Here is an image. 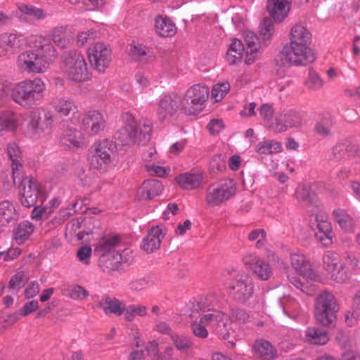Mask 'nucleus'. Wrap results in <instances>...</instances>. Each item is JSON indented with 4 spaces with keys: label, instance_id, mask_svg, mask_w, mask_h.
<instances>
[{
    "label": "nucleus",
    "instance_id": "obj_1",
    "mask_svg": "<svg viewBox=\"0 0 360 360\" xmlns=\"http://www.w3.org/2000/svg\"><path fill=\"white\" fill-rule=\"evenodd\" d=\"M32 49L20 53L16 60L18 68L22 72L41 74L47 71L58 56L54 44L46 37L35 35L31 41Z\"/></svg>",
    "mask_w": 360,
    "mask_h": 360
},
{
    "label": "nucleus",
    "instance_id": "obj_2",
    "mask_svg": "<svg viewBox=\"0 0 360 360\" xmlns=\"http://www.w3.org/2000/svg\"><path fill=\"white\" fill-rule=\"evenodd\" d=\"M311 34L302 24L293 25L289 33V42L283 48L285 60L294 65H306L315 60L309 47Z\"/></svg>",
    "mask_w": 360,
    "mask_h": 360
},
{
    "label": "nucleus",
    "instance_id": "obj_3",
    "mask_svg": "<svg viewBox=\"0 0 360 360\" xmlns=\"http://www.w3.org/2000/svg\"><path fill=\"white\" fill-rule=\"evenodd\" d=\"M46 86L39 77L26 79L16 83L11 91L13 101L26 109H31L41 103Z\"/></svg>",
    "mask_w": 360,
    "mask_h": 360
},
{
    "label": "nucleus",
    "instance_id": "obj_4",
    "mask_svg": "<svg viewBox=\"0 0 360 360\" xmlns=\"http://www.w3.org/2000/svg\"><path fill=\"white\" fill-rule=\"evenodd\" d=\"M115 148V143L108 139L95 143L89 150L90 167L101 174L107 172L112 165Z\"/></svg>",
    "mask_w": 360,
    "mask_h": 360
},
{
    "label": "nucleus",
    "instance_id": "obj_5",
    "mask_svg": "<svg viewBox=\"0 0 360 360\" xmlns=\"http://www.w3.org/2000/svg\"><path fill=\"white\" fill-rule=\"evenodd\" d=\"M63 70L68 79L75 82H85L91 79L85 58L77 51H70L65 55Z\"/></svg>",
    "mask_w": 360,
    "mask_h": 360
},
{
    "label": "nucleus",
    "instance_id": "obj_6",
    "mask_svg": "<svg viewBox=\"0 0 360 360\" xmlns=\"http://www.w3.org/2000/svg\"><path fill=\"white\" fill-rule=\"evenodd\" d=\"M54 123V116L50 112L43 114L39 109L32 110L28 114L27 134L34 140L50 135Z\"/></svg>",
    "mask_w": 360,
    "mask_h": 360
},
{
    "label": "nucleus",
    "instance_id": "obj_7",
    "mask_svg": "<svg viewBox=\"0 0 360 360\" xmlns=\"http://www.w3.org/2000/svg\"><path fill=\"white\" fill-rule=\"evenodd\" d=\"M236 186L231 179H222L210 185L205 193V202L209 206H220L236 195Z\"/></svg>",
    "mask_w": 360,
    "mask_h": 360
},
{
    "label": "nucleus",
    "instance_id": "obj_8",
    "mask_svg": "<svg viewBox=\"0 0 360 360\" xmlns=\"http://www.w3.org/2000/svg\"><path fill=\"white\" fill-rule=\"evenodd\" d=\"M338 306L333 295L328 291L321 292L316 299L315 318L323 326H329L336 319Z\"/></svg>",
    "mask_w": 360,
    "mask_h": 360
},
{
    "label": "nucleus",
    "instance_id": "obj_9",
    "mask_svg": "<svg viewBox=\"0 0 360 360\" xmlns=\"http://www.w3.org/2000/svg\"><path fill=\"white\" fill-rule=\"evenodd\" d=\"M229 288L233 299L241 304H245L252 298L255 292L253 279L244 271H238L234 274Z\"/></svg>",
    "mask_w": 360,
    "mask_h": 360
},
{
    "label": "nucleus",
    "instance_id": "obj_10",
    "mask_svg": "<svg viewBox=\"0 0 360 360\" xmlns=\"http://www.w3.org/2000/svg\"><path fill=\"white\" fill-rule=\"evenodd\" d=\"M19 192L21 203L26 207L35 205L38 200L42 203L46 198L42 185L31 176H25L21 179Z\"/></svg>",
    "mask_w": 360,
    "mask_h": 360
},
{
    "label": "nucleus",
    "instance_id": "obj_11",
    "mask_svg": "<svg viewBox=\"0 0 360 360\" xmlns=\"http://www.w3.org/2000/svg\"><path fill=\"white\" fill-rule=\"evenodd\" d=\"M208 95L209 90L206 86L195 84L186 91L184 98L181 99V107L186 114H195L202 110Z\"/></svg>",
    "mask_w": 360,
    "mask_h": 360
},
{
    "label": "nucleus",
    "instance_id": "obj_12",
    "mask_svg": "<svg viewBox=\"0 0 360 360\" xmlns=\"http://www.w3.org/2000/svg\"><path fill=\"white\" fill-rule=\"evenodd\" d=\"M290 259L291 265L295 271V274H289L288 276V280L297 289L301 290L302 292H307L305 284L302 280H304L305 278L313 280L315 279L316 276L313 272L309 263L306 261L303 255L292 254Z\"/></svg>",
    "mask_w": 360,
    "mask_h": 360
},
{
    "label": "nucleus",
    "instance_id": "obj_13",
    "mask_svg": "<svg viewBox=\"0 0 360 360\" xmlns=\"http://www.w3.org/2000/svg\"><path fill=\"white\" fill-rule=\"evenodd\" d=\"M87 53L91 66L100 73H104L112 60V50L103 42L98 41L91 44Z\"/></svg>",
    "mask_w": 360,
    "mask_h": 360
},
{
    "label": "nucleus",
    "instance_id": "obj_14",
    "mask_svg": "<svg viewBox=\"0 0 360 360\" xmlns=\"http://www.w3.org/2000/svg\"><path fill=\"white\" fill-rule=\"evenodd\" d=\"M323 268L338 283H345L349 278L348 269L341 261L340 255L333 251H327L323 256Z\"/></svg>",
    "mask_w": 360,
    "mask_h": 360
},
{
    "label": "nucleus",
    "instance_id": "obj_15",
    "mask_svg": "<svg viewBox=\"0 0 360 360\" xmlns=\"http://www.w3.org/2000/svg\"><path fill=\"white\" fill-rule=\"evenodd\" d=\"M124 125L115 135V142L122 146L139 143L138 125L134 117L129 112L123 115Z\"/></svg>",
    "mask_w": 360,
    "mask_h": 360
},
{
    "label": "nucleus",
    "instance_id": "obj_16",
    "mask_svg": "<svg viewBox=\"0 0 360 360\" xmlns=\"http://www.w3.org/2000/svg\"><path fill=\"white\" fill-rule=\"evenodd\" d=\"M302 115L295 110H285L271 122L270 128L276 132H283L290 128L300 127L303 124Z\"/></svg>",
    "mask_w": 360,
    "mask_h": 360
},
{
    "label": "nucleus",
    "instance_id": "obj_17",
    "mask_svg": "<svg viewBox=\"0 0 360 360\" xmlns=\"http://www.w3.org/2000/svg\"><path fill=\"white\" fill-rule=\"evenodd\" d=\"M243 262L253 274L262 281L268 280L272 275L269 264L255 253H247L243 257Z\"/></svg>",
    "mask_w": 360,
    "mask_h": 360
},
{
    "label": "nucleus",
    "instance_id": "obj_18",
    "mask_svg": "<svg viewBox=\"0 0 360 360\" xmlns=\"http://www.w3.org/2000/svg\"><path fill=\"white\" fill-rule=\"evenodd\" d=\"M196 311H202L204 314L201 316V323H204L213 331L219 326L220 323L225 319L224 314L218 310L210 309L206 303V299L201 298L194 306Z\"/></svg>",
    "mask_w": 360,
    "mask_h": 360
},
{
    "label": "nucleus",
    "instance_id": "obj_19",
    "mask_svg": "<svg viewBox=\"0 0 360 360\" xmlns=\"http://www.w3.org/2000/svg\"><path fill=\"white\" fill-rule=\"evenodd\" d=\"M23 35L20 32L0 34V57L9 58L23 46Z\"/></svg>",
    "mask_w": 360,
    "mask_h": 360
},
{
    "label": "nucleus",
    "instance_id": "obj_20",
    "mask_svg": "<svg viewBox=\"0 0 360 360\" xmlns=\"http://www.w3.org/2000/svg\"><path fill=\"white\" fill-rule=\"evenodd\" d=\"M315 238L324 247H329L333 243V231L328 216L320 212L315 216Z\"/></svg>",
    "mask_w": 360,
    "mask_h": 360
},
{
    "label": "nucleus",
    "instance_id": "obj_21",
    "mask_svg": "<svg viewBox=\"0 0 360 360\" xmlns=\"http://www.w3.org/2000/svg\"><path fill=\"white\" fill-rule=\"evenodd\" d=\"M181 106V98L178 95H165L158 103L157 114L161 121H169Z\"/></svg>",
    "mask_w": 360,
    "mask_h": 360
},
{
    "label": "nucleus",
    "instance_id": "obj_22",
    "mask_svg": "<svg viewBox=\"0 0 360 360\" xmlns=\"http://www.w3.org/2000/svg\"><path fill=\"white\" fill-rule=\"evenodd\" d=\"M82 124L89 129V134L95 136L103 131L106 126L103 114L96 110L88 111L82 120Z\"/></svg>",
    "mask_w": 360,
    "mask_h": 360
},
{
    "label": "nucleus",
    "instance_id": "obj_23",
    "mask_svg": "<svg viewBox=\"0 0 360 360\" xmlns=\"http://www.w3.org/2000/svg\"><path fill=\"white\" fill-rule=\"evenodd\" d=\"M291 0H267L266 11L276 23L283 22L290 10Z\"/></svg>",
    "mask_w": 360,
    "mask_h": 360
},
{
    "label": "nucleus",
    "instance_id": "obj_24",
    "mask_svg": "<svg viewBox=\"0 0 360 360\" xmlns=\"http://www.w3.org/2000/svg\"><path fill=\"white\" fill-rule=\"evenodd\" d=\"M165 233L166 230L164 227L160 226H153L148 235L143 239L142 249L148 253H152L158 250Z\"/></svg>",
    "mask_w": 360,
    "mask_h": 360
},
{
    "label": "nucleus",
    "instance_id": "obj_25",
    "mask_svg": "<svg viewBox=\"0 0 360 360\" xmlns=\"http://www.w3.org/2000/svg\"><path fill=\"white\" fill-rule=\"evenodd\" d=\"M163 189L162 183L156 179L145 181L139 188L136 198L139 200L152 199L160 195Z\"/></svg>",
    "mask_w": 360,
    "mask_h": 360
},
{
    "label": "nucleus",
    "instance_id": "obj_26",
    "mask_svg": "<svg viewBox=\"0 0 360 360\" xmlns=\"http://www.w3.org/2000/svg\"><path fill=\"white\" fill-rule=\"evenodd\" d=\"M175 181L184 190L198 189L203 184V177L199 173L185 172L177 176Z\"/></svg>",
    "mask_w": 360,
    "mask_h": 360
},
{
    "label": "nucleus",
    "instance_id": "obj_27",
    "mask_svg": "<svg viewBox=\"0 0 360 360\" xmlns=\"http://www.w3.org/2000/svg\"><path fill=\"white\" fill-rule=\"evenodd\" d=\"M60 143L69 148H82L84 145V136L83 134L77 129L68 127L63 132Z\"/></svg>",
    "mask_w": 360,
    "mask_h": 360
},
{
    "label": "nucleus",
    "instance_id": "obj_28",
    "mask_svg": "<svg viewBox=\"0 0 360 360\" xmlns=\"http://www.w3.org/2000/svg\"><path fill=\"white\" fill-rule=\"evenodd\" d=\"M7 155L11 160L13 183L16 184V179H20V171L22 167L21 164V151L20 147L14 142L9 143L6 148Z\"/></svg>",
    "mask_w": 360,
    "mask_h": 360
},
{
    "label": "nucleus",
    "instance_id": "obj_29",
    "mask_svg": "<svg viewBox=\"0 0 360 360\" xmlns=\"http://www.w3.org/2000/svg\"><path fill=\"white\" fill-rule=\"evenodd\" d=\"M155 31L161 37H171L176 33V27L169 18L158 15L155 18Z\"/></svg>",
    "mask_w": 360,
    "mask_h": 360
},
{
    "label": "nucleus",
    "instance_id": "obj_30",
    "mask_svg": "<svg viewBox=\"0 0 360 360\" xmlns=\"http://www.w3.org/2000/svg\"><path fill=\"white\" fill-rule=\"evenodd\" d=\"M120 243V239L115 236H105L101 238L95 244L94 253L101 258L108 256V254Z\"/></svg>",
    "mask_w": 360,
    "mask_h": 360
},
{
    "label": "nucleus",
    "instance_id": "obj_31",
    "mask_svg": "<svg viewBox=\"0 0 360 360\" xmlns=\"http://www.w3.org/2000/svg\"><path fill=\"white\" fill-rule=\"evenodd\" d=\"M252 349L255 354L263 360H274L277 356V351L269 342L263 339L257 340Z\"/></svg>",
    "mask_w": 360,
    "mask_h": 360
},
{
    "label": "nucleus",
    "instance_id": "obj_32",
    "mask_svg": "<svg viewBox=\"0 0 360 360\" xmlns=\"http://www.w3.org/2000/svg\"><path fill=\"white\" fill-rule=\"evenodd\" d=\"M98 306L107 315L115 314L120 316L124 311L125 304L117 298L107 297L100 300Z\"/></svg>",
    "mask_w": 360,
    "mask_h": 360
},
{
    "label": "nucleus",
    "instance_id": "obj_33",
    "mask_svg": "<svg viewBox=\"0 0 360 360\" xmlns=\"http://www.w3.org/2000/svg\"><path fill=\"white\" fill-rule=\"evenodd\" d=\"M18 126V116L11 110L0 112V136L14 131Z\"/></svg>",
    "mask_w": 360,
    "mask_h": 360
},
{
    "label": "nucleus",
    "instance_id": "obj_34",
    "mask_svg": "<svg viewBox=\"0 0 360 360\" xmlns=\"http://www.w3.org/2000/svg\"><path fill=\"white\" fill-rule=\"evenodd\" d=\"M49 37V39L52 40L60 49H66L72 41V37L68 33L67 26L63 25L54 27L50 31Z\"/></svg>",
    "mask_w": 360,
    "mask_h": 360
},
{
    "label": "nucleus",
    "instance_id": "obj_35",
    "mask_svg": "<svg viewBox=\"0 0 360 360\" xmlns=\"http://www.w3.org/2000/svg\"><path fill=\"white\" fill-rule=\"evenodd\" d=\"M306 341L312 345H324L329 340V335L326 330L319 327H308L305 331Z\"/></svg>",
    "mask_w": 360,
    "mask_h": 360
},
{
    "label": "nucleus",
    "instance_id": "obj_36",
    "mask_svg": "<svg viewBox=\"0 0 360 360\" xmlns=\"http://www.w3.org/2000/svg\"><path fill=\"white\" fill-rule=\"evenodd\" d=\"M51 105L58 113L63 116H68L77 110L75 102L65 97L56 96L52 100Z\"/></svg>",
    "mask_w": 360,
    "mask_h": 360
},
{
    "label": "nucleus",
    "instance_id": "obj_37",
    "mask_svg": "<svg viewBox=\"0 0 360 360\" xmlns=\"http://www.w3.org/2000/svg\"><path fill=\"white\" fill-rule=\"evenodd\" d=\"M129 252V250L125 249L121 254L116 253L112 256L108 255L107 257L101 258L99 261L100 266L103 269V271H106L108 273L117 270L122 262H127V260L123 259L122 255H127Z\"/></svg>",
    "mask_w": 360,
    "mask_h": 360
},
{
    "label": "nucleus",
    "instance_id": "obj_38",
    "mask_svg": "<svg viewBox=\"0 0 360 360\" xmlns=\"http://www.w3.org/2000/svg\"><path fill=\"white\" fill-rule=\"evenodd\" d=\"M18 217L19 214L13 202L7 200L0 202V219L2 223H14Z\"/></svg>",
    "mask_w": 360,
    "mask_h": 360
},
{
    "label": "nucleus",
    "instance_id": "obj_39",
    "mask_svg": "<svg viewBox=\"0 0 360 360\" xmlns=\"http://www.w3.org/2000/svg\"><path fill=\"white\" fill-rule=\"evenodd\" d=\"M34 225L29 221L20 222L13 230V238L16 243L20 245L25 242L32 234Z\"/></svg>",
    "mask_w": 360,
    "mask_h": 360
},
{
    "label": "nucleus",
    "instance_id": "obj_40",
    "mask_svg": "<svg viewBox=\"0 0 360 360\" xmlns=\"http://www.w3.org/2000/svg\"><path fill=\"white\" fill-rule=\"evenodd\" d=\"M332 215L334 220L342 230L345 231H352L353 230L354 227V220L345 210L341 209L334 210Z\"/></svg>",
    "mask_w": 360,
    "mask_h": 360
},
{
    "label": "nucleus",
    "instance_id": "obj_41",
    "mask_svg": "<svg viewBox=\"0 0 360 360\" xmlns=\"http://www.w3.org/2000/svg\"><path fill=\"white\" fill-rule=\"evenodd\" d=\"M244 51V46L241 41L234 39L226 53V60L231 65L236 63L237 60L241 59L243 53Z\"/></svg>",
    "mask_w": 360,
    "mask_h": 360
},
{
    "label": "nucleus",
    "instance_id": "obj_42",
    "mask_svg": "<svg viewBox=\"0 0 360 360\" xmlns=\"http://www.w3.org/2000/svg\"><path fill=\"white\" fill-rule=\"evenodd\" d=\"M18 8L21 13L38 20H44L48 16L47 13L43 8L33 5L21 3L18 5Z\"/></svg>",
    "mask_w": 360,
    "mask_h": 360
},
{
    "label": "nucleus",
    "instance_id": "obj_43",
    "mask_svg": "<svg viewBox=\"0 0 360 360\" xmlns=\"http://www.w3.org/2000/svg\"><path fill=\"white\" fill-rule=\"evenodd\" d=\"M282 150L280 143L274 140L260 141L255 147V151L259 154L269 155L277 153Z\"/></svg>",
    "mask_w": 360,
    "mask_h": 360
},
{
    "label": "nucleus",
    "instance_id": "obj_44",
    "mask_svg": "<svg viewBox=\"0 0 360 360\" xmlns=\"http://www.w3.org/2000/svg\"><path fill=\"white\" fill-rule=\"evenodd\" d=\"M333 125V122L330 116H322L317 120L314 131L319 136L326 137L331 134Z\"/></svg>",
    "mask_w": 360,
    "mask_h": 360
},
{
    "label": "nucleus",
    "instance_id": "obj_45",
    "mask_svg": "<svg viewBox=\"0 0 360 360\" xmlns=\"http://www.w3.org/2000/svg\"><path fill=\"white\" fill-rule=\"evenodd\" d=\"M130 54L134 60L143 63H147L151 58L148 47L140 44L131 46Z\"/></svg>",
    "mask_w": 360,
    "mask_h": 360
},
{
    "label": "nucleus",
    "instance_id": "obj_46",
    "mask_svg": "<svg viewBox=\"0 0 360 360\" xmlns=\"http://www.w3.org/2000/svg\"><path fill=\"white\" fill-rule=\"evenodd\" d=\"M124 319L127 321H133L136 316H146L148 314V309L146 306L141 304H130L128 307L124 306Z\"/></svg>",
    "mask_w": 360,
    "mask_h": 360
},
{
    "label": "nucleus",
    "instance_id": "obj_47",
    "mask_svg": "<svg viewBox=\"0 0 360 360\" xmlns=\"http://www.w3.org/2000/svg\"><path fill=\"white\" fill-rule=\"evenodd\" d=\"M170 338L176 349L181 352L186 353L192 347L193 342L191 339L186 335L174 333Z\"/></svg>",
    "mask_w": 360,
    "mask_h": 360
},
{
    "label": "nucleus",
    "instance_id": "obj_48",
    "mask_svg": "<svg viewBox=\"0 0 360 360\" xmlns=\"http://www.w3.org/2000/svg\"><path fill=\"white\" fill-rule=\"evenodd\" d=\"M271 18L266 17L259 27V31L264 40L270 39L274 33V23Z\"/></svg>",
    "mask_w": 360,
    "mask_h": 360
},
{
    "label": "nucleus",
    "instance_id": "obj_49",
    "mask_svg": "<svg viewBox=\"0 0 360 360\" xmlns=\"http://www.w3.org/2000/svg\"><path fill=\"white\" fill-rule=\"evenodd\" d=\"M230 90V84L227 82L217 83L212 89V98L216 102L221 101Z\"/></svg>",
    "mask_w": 360,
    "mask_h": 360
},
{
    "label": "nucleus",
    "instance_id": "obj_50",
    "mask_svg": "<svg viewBox=\"0 0 360 360\" xmlns=\"http://www.w3.org/2000/svg\"><path fill=\"white\" fill-rule=\"evenodd\" d=\"M153 123L151 120H143L140 127L138 128L139 136V143L144 144L150 139Z\"/></svg>",
    "mask_w": 360,
    "mask_h": 360
},
{
    "label": "nucleus",
    "instance_id": "obj_51",
    "mask_svg": "<svg viewBox=\"0 0 360 360\" xmlns=\"http://www.w3.org/2000/svg\"><path fill=\"white\" fill-rule=\"evenodd\" d=\"M305 84L311 90H317L322 87L323 82L314 70H309L308 79L305 82Z\"/></svg>",
    "mask_w": 360,
    "mask_h": 360
},
{
    "label": "nucleus",
    "instance_id": "obj_52",
    "mask_svg": "<svg viewBox=\"0 0 360 360\" xmlns=\"http://www.w3.org/2000/svg\"><path fill=\"white\" fill-rule=\"evenodd\" d=\"M266 236V233L264 229H255L252 231L248 234V240L250 241L256 240V247L257 248H261L265 244V238Z\"/></svg>",
    "mask_w": 360,
    "mask_h": 360
},
{
    "label": "nucleus",
    "instance_id": "obj_53",
    "mask_svg": "<svg viewBox=\"0 0 360 360\" xmlns=\"http://www.w3.org/2000/svg\"><path fill=\"white\" fill-rule=\"evenodd\" d=\"M259 113L264 121L269 124L270 127L271 122H274L272 117L274 113V109L272 105L269 103L262 104L259 108Z\"/></svg>",
    "mask_w": 360,
    "mask_h": 360
},
{
    "label": "nucleus",
    "instance_id": "obj_54",
    "mask_svg": "<svg viewBox=\"0 0 360 360\" xmlns=\"http://www.w3.org/2000/svg\"><path fill=\"white\" fill-rule=\"evenodd\" d=\"M296 198L304 203H310L312 202L313 198L310 193L309 188L306 186H299L295 192Z\"/></svg>",
    "mask_w": 360,
    "mask_h": 360
},
{
    "label": "nucleus",
    "instance_id": "obj_55",
    "mask_svg": "<svg viewBox=\"0 0 360 360\" xmlns=\"http://www.w3.org/2000/svg\"><path fill=\"white\" fill-rule=\"evenodd\" d=\"M207 327L204 323H201V319L198 321H193L191 323V329L193 334L200 338H206L208 336V330L206 328Z\"/></svg>",
    "mask_w": 360,
    "mask_h": 360
},
{
    "label": "nucleus",
    "instance_id": "obj_56",
    "mask_svg": "<svg viewBox=\"0 0 360 360\" xmlns=\"http://www.w3.org/2000/svg\"><path fill=\"white\" fill-rule=\"evenodd\" d=\"M231 328L229 327V324L228 323V321L226 319H224L222 321L219 326L214 330V332L221 339L223 340H227L229 342V339L231 338Z\"/></svg>",
    "mask_w": 360,
    "mask_h": 360
},
{
    "label": "nucleus",
    "instance_id": "obj_57",
    "mask_svg": "<svg viewBox=\"0 0 360 360\" xmlns=\"http://www.w3.org/2000/svg\"><path fill=\"white\" fill-rule=\"evenodd\" d=\"M230 319L232 321L240 324L247 322L250 316L245 310L236 309L231 311Z\"/></svg>",
    "mask_w": 360,
    "mask_h": 360
},
{
    "label": "nucleus",
    "instance_id": "obj_58",
    "mask_svg": "<svg viewBox=\"0 0 360 360\" xmlns=\"http://www.w3.org/2000/svg\"><path fill=\"white\" fill-rule=\"evenodd\" d=\"M39 307L38 302L37 300L30 301L24 304L22 308L20 310L18 314L15 315L14 321H15L19 319V314L26 316L33 311H36Z\"/></svg>",
    "mask_w": 360,
    "mask_h": 360
},
{
    "label": "nucleus",
    "instance_id": "obj_59",
    "mask_svg": "<svg viewBox=\"0 0 360 360\" xmlns=\"http://www.w3.org/2000/svg\"><path fill=\"white\" fill-rule=\"evenodd\" d=\"M150 284V281L146 278H139L131 281L129 287L132 291H141L146 289Z\"/></svg>",
    "mask_w": 360,
    "mask_h": 360
},
{
    "label": "nucleus",
    "instance_id": "obj_60",
    "mask_svg": "<svg viewBox=\"0 0 360 360\" xmlns=\"http://www.w3.org/2000/svg\"><path fill=\"white\" fill-rule=\"evenodd\" d=\"M146 170L152 176H156L158 177L165 176L170 171L169 168L161 167L155 165H147L146 166Z\"/></svg>",
    "mask_w": 360,
    "mask_h": 360
},
{
    "label": "nucleus",
    "instance_id": "obj_61",
    "mask_svg": "<svg viewBox=\"0 0 360 360\" xmlns=\"http://www.w3.org/2000/svg\"><path fill=\"white\" fill-rule=\"evenodd\" d=\"M91 252L92 250L91 247L84 245L78 250L77 257L81 262L88 265L90 263V257L91 255Z\"/></svg>",
    "mask_w": 360,
    "mask_h": 360
},
{
    "label": "nucleus",
    "instance_id": "obj_62",
    "mask_svg": "<svg viewBox=\"0 0 360 360\" xmlns=\"http://www.w3.org/2000/svg\"><path fill=\"white\" fill-rule=\"evenodd\" d=\"M244 40L247 45V49L259 48V39L257 36L251 31H245L243 33Z\"/></svg>",
    "mask_w": 360,
    "mask_h": 360
},
{
    "label": "nucleus",
    "instance_id": "obj_63",
    "mask_svg": "<svg viewBox=\"0 0 360 360\" xmlns=\"http://www.w3.org/2000/svg\"><path fill=\"white\" fill-rule=\"evenodd\" d=\"M52 213L51 208L36 206L32 212L31 217L33 219L40 220L42 217H48Z\"/></svg>",
    "mask_w": 360,
    "mask_h": 360
},
{
    "label": "nucleus",
    "instance_id": "obj_64",
    "mask_svg": "<svg viewBox=\"0 0 360 360\" xmlns=\"http://www.w3.org/2000/svg\"><path fill=\"white\" fill-rule=\"evenodd\" d=\"M25 278V274L23 271L17 272L14 276L11 277L8 283L9 288L14 290L19 289Z\"/></svg>",
    "mask_w": 360,
    "mask_h": 360
}]
</instances>
